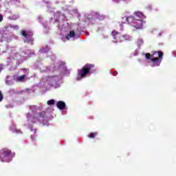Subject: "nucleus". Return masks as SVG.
Here are the masks:
<instances>
[{"mask_svg": "<svg viewBox=\"0 0 176 176\" xmlns=\"http://www.w3.org/2000/svg\"><path fill=\"white\" fill-rule=\"evenodd\" d=\"M96 72V66L93 64H86L82 69L78 70L77 80H81L87 78V75H91Z\"/></svg>", "mask_w": 176, "mask_h": 176, "instance_id": "1", "label": "nucleus"}, {"mask_svg": "<svg viewBox=\"0 0 176 176\" xmlns=\"http://www.w3.org/2000/svg\"><path fill=\"white\" fill-rule=\"evenodd\" d=\"M146 60H151L153 67H159L163 60V52L162 51H154L152 54L146 53L145 54Z\"/></svg>", "mask_w": 176, "mask_h": 176, "instance_id": "2", "label": "nucleus"}, {"mask_svg": "<svg viewBox=\"0 0 176 176\" xmlns=\"http://www.w3.org/2000/svg\"><path fill=\"white\" fill-rule=\"evenodd\" d=\"M0 160L3 163H8L12 160V151L8 148L0 150Z\"/></svg>", "mask_w": 176, "mask_h": 176, "instance_id": "3", "label": "nucleus"}, {"mask_svg": "<svg viewBox=\"0 0 176 176\" xmlns=\"http://www.w3.org/2000/svg\"><path fill=\"white\" fill-rule=\"evenodd\" d=\"M111 35L113 36V42L116 43H118V42H122V33L118 32L116 30H113Z\"/></svg>", "mask_w": 176, "mask_h": 176, "instance_id": "4", "label": "nucleus"}, {"mask_svg": "<svg viewBox=\"0 0 176 176\" xmlns=\"http://www.w3.org/2000/svg\"><path fill=\"white\" fill-rule=\"evenodd\" d=\"M133 27L136 28V30H142L144 27V22L142 21V19H136Z\"/></svg>", "mask_w": 176, "mask_h": 176, "instance_id": "5", "label": "nucleus"}, {"mask_svg": "<svg viewBox=\"0 0 176 176\" xmlns=\"http://www.w3.org/2000/svg\"><path fill=\"white\" fill-rule=\"evenodd\" d=\"M33 119L35 120H38V122H43L45 119V112H41L36 114Z\"/></svg>", "mask_w": 176, "mask_h": 176, "instance_id": "6", "label": "nucleus"}, {"mask_svg": "<svg viewBox=\"0 0 176 176\" xmlns=\"http://www.w3.org/2000/svg\"><path fill=\"white\" fill-rule=\"evenodd\" d=\"M93 19L95 20H99L100 21L105 19V16L100 12H95L93 14Z\"/></svg>", "mask_w": 176, "mask_h": 176, "instance_id": "7", "label": "nucleus"}, {"mask_svg": "<svg viewBox=\"0 0 176 176\" xmlns=\"http://www.w3.org/2000/svg\"><path fill=\"white\" fill-rule=\"evenodd\" d=\"M136 19H137V18H135L133 16H129L126 18V20L128 24H130L131 25H132V27L134 25V23H135Z\"/></svg>", "mask_w": 176, "mask_h": 176, "instance_id": "8", "label": "nucleus"}, {"mask_svg": "<svg viewBox=\"0 0 176 176\" xmlns=\"http://www.w3.org/2000/svg\"><path fill=\"white\" fill-rule=\"evenodd\" d=\"M56 107L58 109H60V111H63V109H65V107H67V105L65 104V102L60 100L57 102Z\"/></svg>", "mask_w": 176, "mask_h": 176, "instance_id": "9", "label": "nucleus"}, {"mask_svg": "<svg viewBox=\"0 0 176 176\" xmlns=\"http://www.w3.org/2000/svg\"><path fill=\"white\" fill-rule=\"evenodd\" d=\"M74 36H75V32L70 31L69 34L66 36V39H67V41H69L70 38H74Z\"/></svg>", "mask_w": 176, "mask_h": 176, "instance_id": "10", "label": "nucleus"}, {"mask_svg": "<svg viewBox=\"0 0 176 176\" xmlns=\"http://www.w3.org/2000/svg\"><path fill=\"white\" fill-rule=\"evenodd\" d=\"M135 16H136V17L135 19H137V17H138V19H140L141 20H142V19H144L145 17L144 16V14H142V12H136Z\"/></svg>", "mask_w": 176, "mask_h": 176, "instance_id": "11", "label": "nucleus"}, {"mask_svg": "<svg viewBox=\"0 0 176 176\" xmlns=\"http://www.w3.org/2000/svg\"><path fill=\"white\" fill-rule=\"evenodd\" d=\"M130 40V36L128 34H122V42L124 41H129Z\"/></svg>", "mask_w": 176, "mask_h": 176, "instance_id": "12", "label": "nucleus"}, {"mask_svg": "<svg viewBox=\"0 0 176 176\" xmlns=\"http://www.w3.org/2000/svg\"><path fill=\"white\" fill-rule=\"evenodd\" d=\"M25 79V75H22L17 78L18 82H23Z\"/></svg>", "mask_w": 176, "mask_h": 176, "instance_id": "13", "label": "nucleus"}, {"mask_svg": "<svg viewBox=\"0 0 176 176\" xmlns=\"http://www.w3.org/2000/svg\"><path fill=\"white\" fill-rule=\"evenodd\" d=\"M47 105H54L56 104V100L52 99L47 101Z\"/></svg>", "mask_w": 176, "mask_h": 176, "instance_id": "14", "label": "nucleus"}, {"mask_svg": "<svg viewBox=\"0 0 176 176\" xmlns=\"http://www.w3.org/2000/svg\"><path fill=\"white\" fill-rule=\"evenodd\" d=\"M97 135V133H91L89 135V138H96Z\"/></svg>", "mask_w": 176, "mask_h": 176, "instance_id": "15", "label": "nucleus"}, {"mask_svg": "<svg viewBox=\"0 0 176 176\" xmlns=\"http://www.w3.org/2000/svg\"><path fill=\"white\" fill-rule=\"evenodd\" d=\"M3 100V94H2V91L0 90V102H2Z\"/></svg>", "mask_w": 176, "mask_h": 176, "instance_id": "16", "label": "nucleus"}, {"mask_svg": "<svg viewBox=\"0 0 176 176\" xmlns=\"http://www.w3.org/2000/svg\"><path fill=\"white\" fill-rule=\"evenodd\" d=\"M22 35L23 36H25V38H27V36H28V34H27V32L25 31H22Z\"/></svg>", "mask_w": 176, "mask_h": 176, "instance_id": "17", "label": "nucleus"}, {"mask_svg": "<svg viewBox=\"0 0 176 176\" xmlns=\"http://www.w3.org/2000/svg\"><path fill=\"white\" fill-rule=\"evenodd\" d=\"M3 20V16H2V14H0V23L1 21H2Z\"/></svg>", "mask_w": 176, "mask_h": 176, "instance_id": "18", "label": "nucleus"}, {"mask_svg": "<svg viewBox=\"0 0 176 176\" xmlns=\"http://www.w3.org/2000/svg\"><path fill=\"white\" fill-rule=\"evenodd\" d=\"M113 76H116V75H118V72H114L113 73Z\"/></svg>", "mask_w": 176, "mask_h": 176, "instance_id": "19", "label": "nucleus"}, {"mask_svg": "<svg viewBox=\"0 0 176 176\" xmlns=\"http://www.w3.org/2000/svg\"><path fill=\"white\" fill-rule=\"evenodd\" d=\"M114 2H119V0H113Z\"/></svg>", "mask_w": 176, "mask_h": 176, "instance_id": "20", "label": "nucleus"}, {"mask_svg": "<svg viewBox=\"0 0 176 176\" xmlns=\"http://www.w3.org/2000/svg\"><path fill=\"white\" fill-rule=\"evenodd\" d=\"M1 71H2V67H0V72H1Z\"/></svg>", "mask_w": 176, "mask_h": 176, "instance_id": "21", "label": "nucleus"}, {"mask_svg": "<svg viewBox=\"0 0 176 176\" xmlns=\"http://www.w3.org/2000/svg\"><path fill=\"white\" fill-rule=\"evenodd\" d=\"M150 9H152V7H151V6H150Z\"/></svg>", "mask_w": 176, "mask_h": 176, "instance_id": "22", "label": "nucleus"}]
</instances>
